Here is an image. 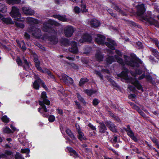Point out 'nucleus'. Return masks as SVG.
<instances>
[{
  "instance_id": "obj_1",
  "label": "nucleus",
  "mask_w": 159,
  "mask_h": 159,
  "mask_svg": "<svg viewBox=\"0 0 159 159\" xmlns=\"http://www.w3.org/2000/svg\"><path fill=\"white\" fill-rule=\"evenodd\" d=\"M115 59L122 66H124L125 64L134 67H137L135 70L136 74H141L143 71L145 70V67L143 62L137 57H130L126 55H124V57L125 61L119 57L117 55L115 56Z\"/></svg>"
},
{
  "instance_id": "obj_2",
  "label": "nucleus",
  "mask_w": 159,
  "mask_h": 159,
  "mask_svg": "<svg viewBox=\"0 0 159 159\" xmlns=\"http://www.w3.org/2000/svg\"><path fill=\"white\" fill-rule=\"evenodd\" d=\"M52 25L58 26L60 25V24L54 20L50 19L47 22L43 23V29L44 31L48 32L51 34V35L48 36V40L52 43L56 44L58 41L56 36L57 32L56 31L52 28Z\"/></svg>"
},
{
  "instance_id": "obj_3",
  "label": "nucleus",
  "mask_w": 159,
  "mask_h": 159,
  "mask_svg": "<svg viewBox=\"0 0 159 159\" xmlns=\"http://www.w3.org/2000/svg\"><path fill=\"white\" fill-rule=\"evenodd\" d=\"M145 11V8L143 4L138 5L137 7V14L138 16L141 18L143 21H145L151 24L154 25L156 27L159 28V21H157L150 16L151 13L148 15H143Z\"/></svg>"
},
{
  "instance_id": "obj_4",
  "label": "nucleus",
  "mask_w": 159,
  "mask_h": 159,
  "mask_svg": "<svg viewBox=\"0 0 159 159\" xmlns=\"http://www.w3.org/2000/svg\"><path fill=\"white\" fill-rule=\"evenodd\" d=\"M39 104L41 107L38 109V111L41 113L43 112H47L48 110L44 105L46 104L49 105L50 104V102L47 98L46 93L45 92L42 93L41 95V97L39 100Z\"/></svg>"
},
{
  "instance_id": "obj_5",
  "label": "nucleus",
  "mask_w": 159,
  "mask_h": 159,
  "mask_svg": "<svg viewBox=\"0 0 159 159\" xmlns=\"http://www.w3.org/2000/svg\"><path fill=\"white\" fill-rule=\"evenodd\" d=\"M10 14L12 17L18 21H24L25 20V18H21V15L19 12V10L15 7H12V10L10 13Z\"/></svg>"
},
{
  "instance_id": "obj_6",
  "label": "nucleus",
  "mask_w": 159,
  "mask_h": 159,
  "mask_svg": "<svg viewBox=\"0 0 159 159\" xmlns=\"http://www.w3.org/2000/svg\"><path fill=\"white\" fill-rule=\"evenodd\" d=\"M28 31L32 34L37 38H40L41 36V33L40 29L35 28L34 26H32L29 27Z\"/></svg>"
},
{
  "instance_id": "obj_7",
  "label": "nucleus",
  "mask_w": 159,
  "mask_h": 159,
  "mask_svg": "<svg viewBox=\"0 0 159 159\" xmlns=\"http://www.w3.org/2000/svg\"><path fill=\"white\" fill-rule=\"evenodd\" d=\"M107 42H105L104 44L111 50H114L115 47L116 46L115 42L110 38H107Z\"/></svg>"
},
{
  "instance_id": "obj_8",
  "label": "nucleus",
  "mask_w": 159,
  "mask_h": 159,
  "mask_svg": "<svg viewBox=\"0 0 159 159\" xmlns=\"http://www.w3.org/2000/svg\"><path fill=\"white\" fill-rule=\"evenodd\" d=\"M34 78L35 80L33 84L32 87L34 89L37 90L39 89L40 85H41V80L38 75H34Z\"/></svg>"
},
{
  "instance_id": "obj_9",
  "label": "nucleus",
  "mask_w": 159,
  "mask_h": 159,
  "mask_svg": "<svg viewBox=\"0 0 159 159\" xmlns=\"http://www.w3.org/2000/svg\"><path fill=\"white\" fill-rule=\"evenodd\" d=\"M74 32V29L72 27L68 26L65 27L64 33L65 36L67 37L71 36Z\"/></svg>"
},
{
  "instance_id": "obj_10",
  "label": "nucleus",
  "mask_w": 159,
  "mask_h": 159,
  "mask_svg": "<svg viewBox=\"0 0 159 159\" xmlns=\"http://www.w3.org/2000/svg\"><path fill=\"white\" fill-rule=\"evenodd\" d=\"M105 124L111 131L113 132H117L116 127L113 123L111 121H107L105 122Z\"/></svg>"
},
{
  "instance_id": "obj_11",
  "label": "nucleus",
  "mask_w": 159,
  "mask_h": 159,
  "mask_svg": "<svg viewBox=\"0 0 159 159\" xmlns=\"http://www.w3.org/2000/svg\"><path fill=\"white\" fill-rule=\"evenodd\" d=\"M105 37L101 34H97L95 38V41L99 44H104Z\"/></svg>"
},
{
  "instance_id": "obj_12",
  "label": "nucleus",
  "mask_w": 159,
  "mask_h": 159,
  "mask_svg": "<svg viewBox=\"0 0 159 159\" xmlns=\"http://www.w3.org/2000/svg\"><path fill=\"white\" fill-rule=\"evenodd\" d=\"M129 72V70L127 69H125L120 73L118 74L117 75L118 77L122 78L123 79L127 80L129 79L128 75Z\"/></svg>"
},
{
  "instance_id": "obj_13",
  "label": "nucleus",
  "mask_w": 159,
  "mask_h": 159,
  "mask_svg": "<svg viewBox=\"0 0 159 159\" xmlns=\"http://www.w3.org/2000/svg\"><path fill=\"white\" fill-rule=\"evenodd\" d=\"M61 76L64 82L66 84H72L74 83L73 79L65 74L61 75Z\"/></svg>"
},
{
  "instance_id": "obj_14",
  "label": "nucleus",
  "mask_w": 159,
  "mask_h": 159,
  "mask_svg": "<svg viewBox=\"0 0 159 159\" xmlns=\"http://www.w3.org/2000/svg\"><path fill=\"white\" fill-rule=\"evenodd\" d=\"M130 81L131 84L138 90H141L142 92L143 91V87L138 80L136 79H132Z\"/></svg>"
},
{
  "instance_id": "obj_15",
  "label": "nucleus",
  "mask_w": 159,
  "mask_h": 159,
  "mask_svg": "<svg viewBox=\"0 0 159 159\" xmlns=\"http://www.w3.org/2000/svg\"><path fill=\"white\" fill-rule=\"evenodd\" d=\"M26 20L27 23L30 24L29 28L30 26H34V24H38L39 22V21L38 20L31 17H27L26 18Z\"/></svg>"
},
{
  "instance_id": "obj_16",
  "label": "nucleus",
  "mask_w": 159,
  "mask_h": 159,
  "mask_svg": "<svg viewBox=\"0 0 159 159\" xmlns=\"http://www.w3.org/2000/svg\"><path fill=\"white\" fill-rule=\"evenodd\" d=\"M92 40V37L87 34H84L82 37V39L79 40V42L80 43L84 42H90Z\"/></svg>"
},
{
  "instance_id": "obj_17",
  "label": "nucleus",
  "mask_w": 159,
  "mask_h": 159,
  "mask_svg": "<svg viewBox=\"0 0 159 159\" xmlns=\"http://www.w3.org/2000/svg\"><path fill=\"white\" fill-rule=\"evenodd\" d=\"M23 13L26 15H32L34 12V10L29 7H23L22 8Z\"/></svg>"
},
{
  "instance_id": "obj_18",
  "label": "nucleus",
  "mask_w": 159,
  "mask_h": 159,
  "mask_svg": "<svg viewBox=\"0 0 159 159\" xmlns=\"http://www.w3.org/2000/svg\"><path fill=\"white\" fill-rule=\"evenodd\" d=\"M69 50L71 52L76 54L78 52L77 43L75 42H73L71 43V47L69 48Z\"/></svg>"
},
{
  "instance_id": "obj_19",
  "label": "nucleus",
  "mask_w": 159,
  "mask_h": 159,
  "mask_svg": "<svg viewBox=\"0 0 159 159\" xmlns=\"http://www.w3.org/2000/svg\"><path fill=\"white\" fill-rule=\"evenodd\" d=\"M41 72L47 74L49 76V78L52 79L54 81L55 80L54 75L48 69L46 68H44Z\"/></svg>"
},
{
  "instance_id": "obj_20",
  "label": "nucleus",
  "mask_w": 159,
  "mask_h": 159,
  "mask_svg": "<svg viewBox=\"0 0 159 159\" xmlns=\"http://www.w3.org/2000/svg\"><path fill=\"white\" fill-rule=\"evenodd\" d=\"M91 26L93 27H97L99 26L100 24V21L95 19L91 20L90 22Z\"/></svg>"
},
{
  "instance_id": "obj_21",
  "label": "nucleus",
  "mask_w": 159,
  "mask_h": 159,
  "mask_svg": "<svg viewBox=\"0 0 159 159\" xmlns=\"http://www.w3.org/2000/svg\"><path fill=\"white\" fill-rule=\"evenodd\" d=\"M68 150L70 152V156H73L75 158L79 157V156L76 152L70 147H67Z\"/></svg>"
},
{
  "instance_id": "obj_22",
  "label": "nucleus",
  "mask_w": 159,
  "mask_h": 159,
  "mask_svg": "<svg viewBox=\"0 0 159 159\" xmlns=\"http://www.w3.org/2000/svg\"><path fill=\"white\" fill-rule=\"evenodd\" d=\"M100 125L99 126V131L100 133H104L107 129L105 124L103 122L100 123Z\"/></svg>"
},
{
  "instance_id": "obj_23",
  "label": "nucleus",
  "mask_w": 159,
  "mask_h": 159,
  "mask_svg": "<svg viewBox=\"0 0 159 159\" xmlns=\"http://www.w3.org/2000/svg\"><path fill=\"white\" fill-rule=\"evenodd\" d=\"M52 16L55 18L58 19L62 21H66L67 20V19L65 16H61L59 15H54Z\"/></svg>"
},
{
  "instance_id": "obj_24",
  "label": "nucleus",
  "mask_w": 159,
  "mask_h": 159,
  "mask_svg": "<svg viewBox=\"0 0 159 159\" xmlns=\"http://www.w3.org/2000/svg\"><path fill=\"white\" fill-rule=\"evenodd\" d=\"M16 42L18 44L19 47L21 49L24 51L26 50V48L25 47V43L23 41L19 42L16 40Z\"/></svg>"
},
{
  "instance_id": "obj_25",
  "label": "nucleus",
  "mask_w": 159,
  "mask_h": 159,
  "mask_svg": "<svg viewBox=\"0 0 159 159\" xmlns=\"http://www.w3.org/2000/svg\"><path fill=\"white\" fill-rule=\"evenodd\" d=\"M131 104H132L133 105H134V108L136 109L138 111V112L143 117H146V115L145 113L139 108L138 106L136 105H134L133 103H131Z\"/></svg>"
},
{
  "instance_id": "obj_26",
  "label": "nucleus",
  "mask_w": 159,
  "mask_h": 159,
  "mask_svg": "<svg viewBox=\"0 0 159 159\" xmlns=\"http://www.w3.org/2000/svg\"><path fill=\"white\" fill-rule=\"evenodd\" d=\"M34 61L35 63V65L38 70L41 72L43 70L39 66L40 62L38 58L35 57L34 58Z\"/></svg>"
},
{
  "instance_id": "obj_27",
  "label": "nucleus",
  "mask_w": 159,
  "mask_h": 159,
  "mask_svg": "<svg viewBox=\"0 0 159 159\" xmlns=\"http://www.w3.org/2000/svg\"><path fill=\"white\" fill-rule=\"evenodd\" d=\"M95 57L99 61H103V57L100 52H97L95 54Z\"/></svg>"
},
{
  "instance_id": "obj_28",
  "label": "nucleus",
  "mask_w": 159,
  "mask_h": 159,
  "mask_svg": "<svg viewBox=\"0 0 159 159\" xmlns=\"http://www.w3.org/2000/svg\"><path fill=\"white\" fill-rule=\"evenodd\" d=\"M150 50L152 52V54L157 59H159V52L156 49L152 48H150Z\"/></svg>"
},
{
  "instance_id": "obj_29",
  "label": "nucleus",
  "mask_w": 159,
  "mask_h": 159,
  "mask_svg": "<svg viewBox=\"0 0 159 159\" xmlns=\"http://www.w3.org/2000/svg\"><path fill=\"white\" fill-rule=\"evenodd\" d=\"M78 134V139L80 140H84L86 138L84 136L83 133L81 132L80 129H78L77 131Z\"/></svg>"
},
{
  "instance_id": "obj_30",
  "label": "nucleus",
  "mask_w": 159,
  "mask_h": 159,
  "mask_svg": "<svg viewBox=\"0 0 159 159\" xmlns=\"http://www.w3.org/2000/svg\"><path fill=\"white\" fill-rule=\"evenodd\" d=\"M1 20L6 24H11L12 23V20L10 18H5L3 17Z\"/></svg>"
},
{
  "instance_id": "obj_31",
  "label": "nucleus",
  "mask_w": 159,
  "mask_h": 159,
  "mask_svg": "<svg viewBox=\"0 0 159 159\" xmlns=\"http://www.w3.org/2000/svg\"><path fill=\"white\" fill-rule=\"evenodd\" d=\"M106 61L107 64H110L115 61V59L113 56H109L106 58Z\"/></svg>"
},
{
  "instance_id": "obj_32",
  "label": "nucleus",
  "mask_w": 159,
  "mask_h": 159,
  "mask_svg": "<svg viewBox=\"0 0 159 159\" xmlns=\"http://www.w3.org/2000/svg\"><path fill=\"white\" fill-rule=\"evenodd\" d=\"M97 91L96 90L91 89H86L84 90V92L89 96L95 93Z\"/></svg>"
},
{
  "instance_id": "obj_33",
  "label": "nucleus",
  "mask_w": 159,
  "mask_h": 159,
  "mask_svg": "<svg viewBox=\"0 0 159 159\" xmlns=\"http://www.w3.org/2000/svg\"><path fill=\"white\" fill-rule=\"evenodd\" d=\"M66 134L68 135L72 139L74 140L75 139L74 135H73L72 132L69 129H67L66 131Z\"/></svg>"
},
{
  "instance_id": "obj_34",
  "label": "nucleus",
  "mask_w": 159,
  "mask_h": 159,
  "mask_svg": "<svg viewBox=\"0 0 159 159\" xmlns=\"http://www.w3.org/2000/svg\"><path fill=\"white\" fill-rule=\"evenodd\" d=\"M7 8L5 5L0 3V11L2 13H5L7 11Z\"/></svg>"
},
{
  "instance_id": "obj_35",
  "label": "nucleus",
  "mask_w": 159,
  "mask_h": 159,
  "mask_svg": "<svg viewBox=\"0 0 159 159\" xmlns=\"http://www.w3.org/2000/svg\"><path fill=\"white\" fill-rule=\"evenodd\" d=\"M20 2L21 0H7V2L9 4H18Z\"/></svg>"
},
{
  "instance_id": "obj_36",
  "label": "nucleus",
  "mask_w": 159,
  "mask_h": 159,
  "mask_svg": "<svg viewBox=\"0 0 159 159\" xmlns=\"http://www.w3.org/2000/svg\"><path fill=\"white\" fill-rule=\"evenodd\" d=\"M127 128L128 129H126L125 131L127 132V134L131 138L134 135V133L129 126H128Z\"/></svg>"
},
{
  "instance_id": "obj_37",
  "label": "nucleus",
  "mask_w": 159,
  "mask_h": 159,
  "mask_svg": "<svg viewBox=\"0 0 159 159\" xmlns=\"http://www.w3.org/2000/svg\"><path fill=\"white\" fill-rule=\"evenodd\" d=\"M114 8L118 12H120V13L122 16H125L126 15V13L122 11L117 6H115Z\"/></svg>"
},
{
  "instance_id": "obj_38",
  "label": "nucleus",
  "mask_w": 159,
  "mask_h": 159,
  "mask_svg": "<svg viewBox=\"0 0 159 159\" xmlns=\"http://www.w3.org/2000/svg\"><path fill=\"white\" fill-rule=\"evenodd\" d=\"M89 80L86 78H82L81 79L79 83V85L80 86H82L85 83L87 82Z\"/></svg>"
},
{
  "instance_id": "obj_39",
  "label": "nucleus",
  "mask_w": 159,
  "mask_h": 159,
  "mask_svg": "<svg viewBox=\"0 0 159 159\" xmlns=\"http://www.w3.org/2000/svg\"><path fill=\"white\" fill-rule=\"evenodd\" d=\"M77 97L78 100L81 102L83 103L84 104H85L86 102L84 100V99L78 93H76Z\"/></svg>"
},
{
  "instance_id": "obj_40",
  "label": "nucleus",
  "mask_w": 159,
  "mask_h": 159,
  "mask_svg": "<svg viewBox=\"0 0 159 159\" xmlns=\"http://www.w3.org/2000/svg\"><path fill=\"white\" fill-rule=\"evenodd\" d=\"M3 132L4 133L9 134L10 133H13V132L12 131L11 129L7 127H6L5 128H4L3 129Z\"/></svg>"
},
{
  "instance_id": "obj_41",
  "label": "nucleus",
  "mask_w": 159,
  "mask_h": 159,
  "mask_svg": "<svg viewBox=\"0 0 159 159\" xmlns=\"http://www.w3.org/2000/svg\"><path fill=\"white\" fill-rule=\"evenodd\" d=\"M1 119L2 121L5 123H7L10 121L9 119L6 115L2 116L1 118Z\"/></svg>"
},
{
  "instance_id": "obj_42",
  "label": "nucleus",
  "mask_w": 159,
  "mask_h": 159,
  "mask_svg": "<svg viewBox=\"0 0 159 159\" xmlns=\"http://www.w3.org/2000/svg\"><path fill=\"white\" fill-rule=\"evenodd\" d=\"M15 159H24V157L22 156V155L19 153H16L15 156Z\"/></svg>"
},
{
  "instance_id": "obj_43",
  "label": "nucleus",
  "mask_w": 159,
  "mask_h": 159,
  "mask_svg": "<svg viewBox=\"0 0 159 159\" xmlns=\"http://www.w3.org/2000/svg\"><path fill=\"white\" fill-rule=\"evenodd\" d=\"M55 117L53 115H50L48 117V120L50 122H53L55 120Z\"/></svg>"
},
{
  "instance_id": "obj_44",
  "label": "nucleus",
  "mask_w": 159,
  "mask_h": 159,
  "mask_svg": "<svg viewBox=\"0 0 159 159\" xmlns=\"http://www.w3.org/2000/svg\"><path fill=\"white\" fill-rule=\"evenodd\" d=\"M16 25L17 27H20L21 28H23L25 25H24L20 22H16Z\"/></svg>"
},
{
  "instance_id": "obj_45",
  "label": "nucleus",
  "mask_w": 159,
  "mask_h": 159,
  "mask_svg": "<svg viewBox=\"0 0 159 159\" xmlns=\"http://www.w3.org/2000/svg\"><path fill=\"white\" fill-rule=\"evenodd\" d=\"M117 137L116 136H114L113 138L111 139L110 141L113 143H116L117 142Z\"/></svg>"
},
{
  "instance_id": "obj_46",
  "label": "nucleus",
  "mask_w": 159,
  "mask_h": 159,
  "mask_svg": "<svg viewBox=\"0 0 159 159\" xmlns=\"http://www.w3.org/2000/svg\"><path fill=\"white\" fill-rule=\"evenodd\" d=\"M74 11L75 13L78 14L80 12V8L79 7L76 6L74 7Z\"/></svg>"
},
{
  "instance_id": "obj_47",
  "label": "nucleus",
  "mask_w": 159,
  "mask_h": 159,
  "mask_svg": "<svg viewBox=\"0 0 159 159\" xmlns=\"http://www.w3.org/2000/svg\"><path fill=\"white\" fill-rule=\"evenodd\" d=\"M21 152L23 153H29L30 152L29 149L28 148L22 149Z\"/></svg>"
},
{
  "instance_id": "obj_48",
  "label": "nucleus",
  "mask_w": 159,
  "mask_h": 159,
  "mask_svg": "<svg viewBox=\"0 0 159 159\" xmlns=\"http://www.w3.org/2000/svg\"><path fill=\"white\" fill-rule=\"evenodd\" d=\"M23 60L24 61V63L26 66L27 67V68H29L30 65V64L28 62L27 60L25 58H23Z\"/></svg>"
},
{
  "instance_id": "obj_49",
  "label": "nucleus",
  "mask_w": 159,
  "mask_h": 159,
  "mask_svg": "<svg viewBox=\"0 0 159 159\" xmlns=\"http://www.w3.org/2000/svg\"><path fill=\"white\" fill-rule=\"evenodd\" d=\"M99 101L97 99L95 98L93 100V104L94 106H96L98 104Z\"/></svg>"
},
{
  "instance_id": "obj_50",
  "label": "nucleus",
  "mask_w": 159,
  "mask_h": 159,
  "mask_svg": "<svg viewBox=\"0 0 159 159\" xmlns=\"http://www.w3.org/2000/svg\"><path fill=\"white\" fill-rule=\"evenodd\" d=\"M16 61L17 64L18 65L21 66L22 65V61L19 57H17L16 60Z\"/></svg>"
},
{
  "instance_id": "obj_51",
  "label": "nucleus",
  "mask_w": 159,
  "mask_h": 159,
  "mask_svg": "<svg viewBox=\"0 0 159 159\" xmlns=\"http://www.w3.org/2000/svg\"><path fill=\"white\" fill-rule=\"evenodd\" d=\"M75 104L76 106V108L78 109H80L81 108V106L79 102L77 101H75Z\"/></svg>"
},
{
  "instance_id": "obj_52",
  "label": "nucleus",
  "mask_w": 159,
  "mask_h": 159,
  "mask_svg": "<svg viewBox=\"0 0 159 159\" xmlns=\"http://www.w3.org/2000/svg\"><path fill=\"white\" fill-rule=\"evenodd\" d=\"M145 78L148 81H151L152 79V77L149 75H146Z\"/></svg>"
},
{
  "instance_id": "obj_53",
  "label": "nucleus",
  "mask_w": 159,
  "mask_h": 159,
  "mask_svg": "<svg viewBox=\"0 0 159 159\" xmlns=\"http://www.w3.org/2000/svg\"><path fill=\"white\" fill-rule=\"evenodd\" d=\"M5 154L7 155V157L8 156L11 155L12 154V152L10 151L6 150L5 152Z\"/></svg>"
},
{
  "instance_id": "obj_54",
  "label": "nucleus",
  "mask_w": 159,
  "mask_h": 159,
  "mask_svg": "<svg viewBox=\"0 0 159 159\" xmlns=\"http://www.w3.org/2000/svg\"><path fill=\"white\" fill-rule=\"evenodd\" d=\"M62 42V43H64V45H67L69 43V41L68 39L65 38L63 39Z\"/></svg>"
},
{
  "instance_id": "obj_55",
  "label": "nucleus",
  "mask_w": 159,
  "mask_h": 159,
  "mask_svg": "<svg viewBox=\"0 0 159 159\" xmlns=\"http://www.w3.org/2000/svg\"><path fill=\"white\" fill-rule=\"evenodd\" d=\"M153 42L155 44L156 46L159 48V46L158 45L159 44V42L158 40L156 39H153Z\"/></svg>"
},
{
  "instance_id": "obj_56",
  "label": "nucleus",
  "mask_w": 159,
  "mask_h": 159,
  "mask_svg": "<svg viewBox=\"0 0 159 159\" xmlns=\"http://www.w3.org/2000/svg\"><path fill=\"white\" fill-rule=\"evenodd\" d=\"M95 74L97 75H98L102 79L103 77L102 75L101 74V73L100 72L97 71H95Z\"/></svg>"
},
{
  "instance_id": "obj_57",
  "label": "nucleus",
  "mask_w": 159,
  "mask_h": 159,
  "mask_svg": "<svg viewBox=\"0 0 159 159\" xmlns=\"http://www.w3.org/2000/svg\"><path fill=\"white\" fill-rule=\"evenodd\" d=\"M82 10L83 12H86L87 11V9H86V6L85 5H83L82 6Z\"/></svg>"
},
{
  "instance_id": "obj_58",
  "label": "nucleus",
  "mask_w": 159,
  "mask_h": 159,
  "mask_svg": "<svg viewBox=\"0 0 159 159\" xmlns=\"http://www.w3.org/2000/svg\"><path fill=\"white\" fill-rule=\"evenodd\" d=\"M108 11L110 13V14L112 16H113L114 17H115V18H117V17H116V15L115 14H114L112 12V11L110 9H108Z\"/></svg>"
},
{
  "instance_id": "obj_59",
  "label": "nucleus",
  "mask_w": 159,
  "mask_h": 159,
  "mask_svg": "<svg viewBox=\"0 0 159 159\" xmlns=\"http://www.w3.org/2000/svg\"><path fill=\"white\" fill-rule=\"evenodd\" d=\"M93 130H96V127L94 126L93 125H92L91 123H89L88 125Z\"/></svg>"
},
{
  "instance_id": "obj_60",
  "label": "nucleus",
  "mask_w": 159,
  "mask_h": 159,
  "mask_svg": "<svg viewBox=\"0 0 159 159\" xmlns=\"http://www.w3.org/2000/svg\"><path fill=\"white\" fill-rule=\"evenodd\" d=\"M128 88L130 91H134L135 90V88L131 85H129Z\"/></svg>"
},
{
  "instance_id": "obj_61",
  "label": "nucleus",
  "mask_w": 159,
  "mask_h": 159,
  "mask_svg": "<svg viewBox=\"0 0 159 159\" xmlns=\"http://www.w3.org/2000/svg\"><path fill=\"white\" fill-rule=\"evenodd\" d=\"M151 140L152 141L155 143V145L157 143H158L157 139L155 138H151Z\"/></svg>"
},
{
  "instance_id": "obj_62",
  "label": "nucleus",
  "mask_w": 159,
  "mask_h": 159,
  "mask_svg": "<svg viewBox=\"0 0 159 159\" xmlns=\"http://www.w3.org/2000/svg\"><path fill=\"white\" fill-rule=\"evenodd\" d=\"M116 53L119 56L121 57L122 56V54L120 52L119 50H116L115 51Z\"/></svg>"
},
{
  "instance_id": "obj_63",
  "label": "nucleus",
  "mask_w": 159,
  "mask_h": 159,
  "mask_svg": "<svg viewBox=\"0 0 159 159\" xmlns=\"http://www.w3.org/2000/svg\"><path fill=\"white\" fill-rule=\"evenodd\" d=\"M145 75L144 74H143L141 75L139 77L138 80H140L143 79L144 78H145Z\"/></svg>"
},
{
  "instance_id": "obj_64",
  "label": "nucleus",
  "mask_w": 159,
  "mask_h": 159,
  "mask_svg": "<svg viewBox=\"0 0 159 159\" xmlns=\"http://www.w3.org/2000/svg\"><path fill=\"white\" fill-rule=\"evenodd\" d=\"M41 85H42L43 86V87L45 89H47V87L46 86V85L44 84V82L41 80Z\"/></svg>"
}]
</instances>
